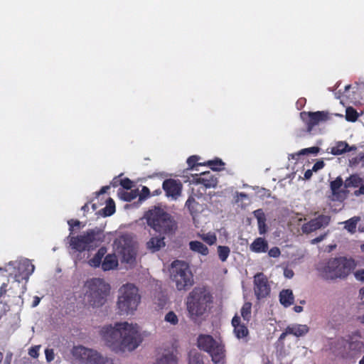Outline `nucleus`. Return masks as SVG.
<instances>
[{
  "instance_id": "obj_1",
  "label": "nucleus",
  "mask_w": 364,
  "mask_h": 364,
  "mask_svg": "<svg viewBox=\"0 0 364 364\" xmlns=\"http://www.w3.org/2000/svg\"><path fill=\"white\" fill-rule=\"evenodd\" d=\"M102 335L106 344L122 351H132L142 342L143 337L137 324L127 321L117 322L114 326H108L102 329Z\"/></svg>"
},
{
  "instance_id": "obj_2",
  "label": "nucleus",
  "mask_w": 364,
  "mask_h": 364,
  "mask_svg": "<svg viewBox=\"0 0 364 364\" xmlns=\"http://www.w3.org/2000/svg\"><path fill=\"white\" fill-rule=\"evenodd\" d=\"M356 263L346 257H331L316 264V270L325 280L344 279L355 268Z\"/></svg>"
},
{
  "instance_id": "obj_3",
  "label": "nucleus",
  "mask_w": 364,
  "mask_h": 364,
  "mask_svg": "<svg viewBox=\"0 0 364 364\" xmlns=\"http://www.w3.org/2000/svg\"><path fill=\"white\" fill-rule=\"evenodd\" d=\"M144 218L147 225L160 235H173L178 229L174 217L159 205H154L145 212Z\"/></svg>"
},
{
  "instance_id": "obj_4",
  "label": "nucleus",
  "mask_w": 364,
  "mask_h": 364,
  "mask_svg": "<svg viewBox=\"0 0 364 364\" xmlns=\"http://www.w3.org/2000/svg\"><path fill=\"white\" fill-rule=\"evenodd\" d=\"M70 246L77 252L93 250L100 246L105 240L103 230L95 227L89 229L83 234L77 236H69Z\"/></svg>"
},
{
  "instance_id": "obj_5",
  "label": "nucleus",
  "mask_w": 364,
  "mask_h": 364,
  "mask_svg": "<svg viewBox=\"0 0 364 364\" xmlns=\"http://www.w3.org/2000/svg\"><path fill=\"white\" fill-rule=\"evenodd\" d=\"M212 296L203 287H195L188 294L186 300L187 311L191 318L203 316L207 311L208 304L212 302Z\"/></svg>"
},
{
  "instance_id": "obj_6",
  "label": "nucleus",
  "mask_w": 364,
  "mask_h": 364,
  "mask_svg": "<svg viewBox=\"0 0 364 364\" xmlns=\"http://www.w3.org/2000/svg\"><path fill=\"white\" fill-rule=\"evenodd\" d=\"M141 301L138 289L132 284L123 285L119 290L117 308L122 316L133 314Z\"/></svg>"
},
{
  "instance_id": "obj_7",
  "label": "nucleus",
  "mask_w": 364,
  "mask_h": 364,
  "mask_svg": "<svg viewBox=\"0 0 364 364\" xmlns=\"http://www.w3.org/2000/svg\"><path fill=\"white\" fill-rule=\"evenodd\" d=\"M88 304L95 308L102 306L109 293V284L100 278H92L86 282Z\"/></svg>"
},
{
  "instance_id": "obj_8",
  "label": "nucleus",
  "mask_w": 364,
  "mask_h": 364,
  "mask_svg": "<svg viewBox=\"0 0 364 364\" xmlns=\"http://www.w3.org/2000/svg\"><path fill=\"white\" fill-rule=\"evenodd\" d=\"M170 272L177 290L187 291L194 284L193 275L186 263L178 260L173 262Z\"/></svg>"
},
{
  "instance_id": "obj_9",
  "label": "nucleus",
  "mask_w": 364,
  "mask_h": 364,
  "mask_svg": "<svg viewBox=\"0 0 364 364\" xmlns=\"http://www.w3.org/2000/svg\"><path fill=\"white\" fill-rule=\"evenodd\" d=\"M198 346L210 354L214 363H224V346L216 341L211 336L200 335L198 338Z\"/></svg>"
},
{
  "instance_id": "obj_10",
  "label": "nucleus",
  "mask_w": 364,
  "mask_h": 364,
  "mask_svg": "<svg viewBox=\"0 0 364 364\" xmlns=\"http://www.w3.org/2000/svg\"><path fill=\"white\" fill-rule=\"evenodd\" d=\"M300 117L305 124L308 133H311L316 127L331 119V114L327 111L301 112Z\"/></svg>"
},
{
  "instance_id": "obj_11",
  "label": "nucleus",
  "mask_w": 364,
  "mask_h": 364,
  "mask_svg": "<svg viewBox=\"0 0 364 364\" xmlns=\"http://www.w3.org/2000/svg\"><path fill=\"white\" fill-rule=\"evenodd\" d=\"M117 250L122 257V262L129 264L136 260V252L130 240L122 238L117 245Z\"/></svg>"
},
{
  "instance_id": "obj_12",
  "label": "nucleus",
  "mask_w": 364,
  "mask_h": 364,
  "mask_svg": "<svg viewBox=\"0 0 364 364\" xmlns=\"http://www.w3.org/2000/svg\"><path fill=\"white\" fill-rule=\"evenodd\" d=\"M271 287L267 277L262 272L257 273L254 277V291L257 299H262L268 296Z\"/></svg>"
},
{
  "instance_id": "obj_13",
  "label": "nucleus",
  "mask_w": 364,
  "mask_h": 364,
  "mask_svg": "<svg viewBox=\"0 0 364 364\" xmlns=\"http://www.w3.org/2000/svg\"><path fill=\"white\" fill-rule=\"evenodd\" d=\"M331 222V216L321 214L302 225L301 230L304 234H309L317 230L327 227Z\"/></svg>"
},
{
  "instance_id": "obj_14",
  "label": "nucleus",
  "mask_w": 364,
  "mask_h": 364,
  "mask_svg": "<svg viewBox=\"0 0 364 364\" xmlns=\"http://www.w3.org/2000/svg\"><path fill=\"white\" fill-rule=\"evenodd\" d=\"M162 188L168 198L177 200L181 195L183 184L179 180L168 178L164 181Z\"/></svg>"
},
{
  "instance_id": "obj_15",
  "label": "nucleus",
  "mask_w": 364,
  "mask_h": 364,
  "mask_svg": "<svg viewBox=\"0 0 364 364\" xmlns=\"http://www.w3.org/2000/svg\"><path fill=\"white\" fill-rule=\"evenodd\" d=\"M218 182L217 178L208 171L201 172L200 176L196 174V176L193 177L194 183L202 184L206 188H215Z\"/></svg>"
},
{
  "instance_id": "obj_16",
  "label": "nucleus",
  "mask_w": 364,
  "mask_h": 364,
  "mask_svg": "<svg viewBox=\"0 0 364 364\" xmlns=\"http://www.w3.org/2000/svg\"><path fill=\"white\" fill-rule=\"evenodd\" d=\"M154 364H178V358L173 350L166 349L158 354Z\"/></svg>"
},
{
  "instance_id": "obj_17",
  "label": "nucleus",
  "mask_w": 364,
  "mask_h": 364,
  "mask_svg": "<svg viewBox=\"0 0 364 364\" xmlns=\"http://www.w3.org/2000/svg\"><path fill=\"white\" fill-rule=\"evenodd\" d=\"M85 364H114L113 360L107 357H104L97 350L90 349L89 356Z\"/></svg>"
},
{
  "instance_id": "obj_18",
  "label": "nucleus",
  "mask_w": 364,
  "mask_h": 364,
  "mask_svg": "<svg viewBox=\"0 0 364 364\" xmlns=\"http://www.w3.org/2000/svg\"><path fill=\"white\" fill-rule=\"evenodd\" d=\"M232 325L234 327L235 335L237 338H243L248 335L247 327L241 323L240 317L237 314L232 319Z\"/></svg>"
},
{
  "instance_id": "obj_19",
  "label": "nucleus",
  "mask_w": 364,
  "mask_h": 364,
  "mask_svg": "<svg viewBox=\"0 0 364 364\" xmlns=\"http://www.w3.org/2000/svg\"><path fill=\"white\" fill-rule=\"evenodd\" d=\"M185 207L188 208L193 220H195L196 218L203 210L202 205L197 202L192 196L188 197L186 202Z\"/></svg>"
},
{
  "instance_id": "obj_20",
  "label": "nucleus",
  "mask_w": 364,
  "mask_h": 364,
  "mask_svg": "<svg viewBox=\"0 0 364 364\" xmlns=\"http://www.w3.org/2000/svg\"><path fill=\"white\" fill-rule=\"evenodd\" d=\"M164 236L152 237L146 242V248L151 252L159 251L162 247H165Z\"/></svg>"
},
{
  "instance_id": "obj_21",
  "label": "nucleus",
  "mask_w": 364,
  "mask_h": 364,
  "mask_svg": "<svg viewBox=\"0 0 364 364\" xmlns=\"http://www.w3.org/2000/svg\"><path fill=\"white\" fill-rule=\"evenodd\" d=\"M91 348H85L82 346H74L72 350V355L76 359L80 361L82 363H86L89 353Z\"/></svg>"
},
{
  "instance_id": "obj_22",
  "label": "nucleus",
  "mask_w": 364,
  "mask_h": 364,
  "mask_svg": "<svg viewBox=\"0 0 364 364\" xmlns=\"http://www.w3.org/2000/svg\"><path fill=\"white\" fill-rule=\"evenodd\" d=\"M294 296L291 289H283L279 293V301L284 307H289L294 304Z\"/></svg>"
},
{
  "instance_id": "obj_23",
  "label": "nucleus",
  "mask_w": 364,
  "mask_h": 364,
  "mask_svg": "<svg viewBox=\"0 0 364 364\" xmlns=\"http://www.w3.org/2000/svg\"><path fill=\"white\" fill-rule=\"evenodd\" d=\"M309 331V328L307 325L294 324L287 326V333L294 335L296 337H301L306 335Z\"/></svg>"
},
{
  "instance_id": "obj_24",
  "label": "nucleus",
  "mask_w": 364,
  "mask_h": 364,
  "mask_svg": "<svg viewBox=\"0 0 364 364\" xmlns=\"http://www.w3.org/2000/svg\"><path fill=\"white\" fill-rule=\"evenodd\" d=\"M118 265V260L114 255L109 254L104 257L102 262V269L103 271H109L114 269Z\"/></svg>"
},
{
  "instance_id": "obj_25",
  "label": "nucleus",
  "mask_w": 364,
  "mask_h": 364,
  "mask_svg": "<svg viewBox=\"0 0 364 364\" xmlns=\"http://www.w3.org/2000/svg\"><path fill=\"white\" fill-rule=\"evenodd\" d=\"M250 250L257 253L266 252L268 250V243L264 238L258 237L251 244Z\"/></svg>"
},
{
  "instance_id": "obj_26",
  "label": "nucleus",
  "mask_w": 364,
  "mask_h": 364,
  "mask_svg": "<svg viewBox=\"0 0 364 364\" xmlns=\"http://www.w3.org/2000/svg\"><path fill=\"white\" fill-rule=\"evenodd\" d=\"M107 253V248L105 247H101L95 255V256L88 261L89 264L95 268L102 266V259L105 257Z\"/></svg>"
},
{
  "instance_id": "obj_27",
  "label": "nucleus",
  "mask_w": 364,
  "mask_h": 364,
  "mask_svg": "<svg viewBox=\"0 0 364 364\" xmlns=\"http://www.w3.org/2000/svg\"><path fill=\"white\" fill-rule=\"evenodd\" d=\"M115 212V203L114 200L109 198L106 201V206L97 212L98 215L108 217L113 215Z\"/></svg>"
},
{
  "instance_id": "obj_28",
  "label": "nucleus",
  "mask_w": 364,
  "mask_h": 364,
  "mask_svg": "<svg viewBox=\"0 0 364 364\" xmlns=\"http://www.w3.org/2000/svg\"><path fill=\"white\" fill-rule=\"evenodd\" d=\"M189 247L193 252L200 253L204 256L208 255L209 253L208 247L200 241H191L189 242Z\"/></svg>"
},
{
  "instance_id": "obj_29",
  "label": "nucleus",
  "mask_w": 364,
  "mask_h": 364,
  "mask_svg": "<svg viewBox=\"0 0 364 364\" xmlns=\"http://www.w3.org/2000/svg\"><path fill=\"white\" fill-rule=\"evenodd\" d=\"M343 185L344 186V182L341 176L337 177L334 181H332L330 183L332 194L335 196L337 198V199L340 198L341 193H344V191H339Z\"/></svg>"
},
{
  "instance_id": "obj_30",
  "label": "nucleus",
  "mask_w": 364,
  "mask_h": 364,
  "mask_svg": "<svg viewBox=\"0 0 364 364\" xmlns=\"http://www.w3.org/2000/svg\"><path fill=\"white\" fill-rule=\"evenodd\" d=\"M360 220V217L359 216H354L345 222H343L344 224V228L350 233L353 234L356 232V227L358 223Z\"/></svg>"
},
{
  "instance_id": "obj_31",
  "label": "nucleus",
  "mask_w": 364,
  "mask_h": 364,
  "mask_svg": "<svg viewBox=\"0 0 364 364\" xmlns=\"http://www.w3.org/2000/svg\"><path fill=\"white\" fill-rule=\"evenodd\" d=\"M363 180L358 174H353L350 176L344 182V187L346 188L350 187H358L362 184Z\"/></svg>"
},
{
  "instance_id": "obj_32",
  "label": "nucleus",
  "mask_w": 364,
  "mask_h": 364,
  "mask_svg": "<svg viewBox=\"0 0 364 364\" xmlns=\"http://www.w3.org/2000/svg\"><path fill=\"white\" fill-rule=\"evenodd\" d=\"M348 147V144L346 141H338L336 146L331 148L330 153L333 155L338 156L346 153V148Z\"/></svg>"
},
{
  "instance_id": "obj_33",
  "label": "nucleus",
  "mask_w": 364,
  "mask_h": 364,
  "mask_svg": "<svg viewBox=\"0 0 364 364\" xmlns=\"http://www.w3.org/2000/svg\"><path fill=\"white\" fill-rule=\"evenodd\" d=\"M119 197L124 201L130 202L135 199L139 195L138 189L132 190L131 191H121L118 192Z\"/></svg>"
},
{
  "instance_id": "obj_34",
  "label": "nucleus",
  "mask_w": 364,
  "mask_h": 364,
  "mask_svg": "<svg viewBox=\"0 0 364 364\" xmlns=\"http://www.w3.org/2000/svg\"><path fill=\"white\" fill-rule=\"evenodd\" d=\"M204 164L208 165L213 171H219L224 169L225 166V163L219 158L208 161Z\"/></svg>"
},
{
  "instance_id": "obj_35",
  "label": "nucleus",
  "mask_w": 364,
  "mask_h": 364,
  "mask_svg": "<svg viewBox=\"0 0 364 364\" xmlns=\"http://www.w3.org/2000/svg\"><path fill=\"white\" fill-rule=\"evenodd\" d=\"M348 346L349 349L352 351H355L356 353L364 352V343L361 341L352 338Z\"/></svg>"
},
{
  "instance_id": "obj_36",
  "label": "nucleus",
  "mask_w": 364,
  "mask_h": 364,
  "mask_svg": "<svg viewBox=\"0 0 364 364\" xmlns=\"http://www.w3.org/2000/svg\"><path fill=\"white\" fill-rule=\"evenodd\" d=\"M188 364H205L203 355L196 351H191L188 355Z\"/></svg>"
},
{
  "instance_id": "obj_37",
  "label": "nucleus",
  "mask_w": 364,
  "mask_h": 364,
  "mask_svg": "<svg viewBox=\"0 0 364 364\" xmlns=\"http://www.w3.org/2000/svg\"><path fill=\"white\" fill-rule=\"evenodd\" d=\"M359 114L353 107H348L346 109V119L348 122H355L358 120Z\"/></svg>"
},
{
  "instance_id": "obj_38",
  "label": "nucleus",
  "mask_w": 364,
  "mask_h": 364,
  "mask_svg": "<svg viewBox=\"0 0 364 364\" xmlns=\"http://www.w3.org/2000/svg\"><path fill=\"white\" fill-rule=\"evenodd\" d=\"M252 304L250 302H245L241 309V316L246 321H250L251 318Z\"/></svg>"
},
{
  "instance_id": "obj_39",
  "label": "nucleus",
  "mask_w": 364,
  "mask_h": 364,
  "mask_svg": "<svg viewBox=\"0 0 364 364\" xmlns=\"http://www.w3.org/2000/svg\"><path fill=\"white\" fill-rule=\"evenodd\" d=\"M230 252V249L228 246L219 245L218 247V257L222 262H225L227 260L228 257H229Z\"/></svg>"
},
{
  "instance_id": "obj_40",
  "label": "nucleus",
  "mask_w": 364,
  "mask_h": 364,
  "mask_svg": "<svg viewBox=\"0 0 364 364\" xmlns=\"http://www.w3.org/2000/svg\"><path fill=\"white\" fill-rule=\"evenodd\" d=\"M319 151H320L319 147L312 146V147H309V148L303 149L301 151H299V152H297L294 154H291V156L292 159H294L295 156H299L301 155H306V154H316L319 152Z\"/></svg>"
},
{
  "instance_id": "obj_41",
  "label": "nucleus",
  "mask_w": 364,
  "mask_h": 364,
  "mask_svg": "<svg viewBox=\"0 0 364 364\" xmlns=\"http://www.w3.org/2000/svg\"><path fill=\"white\" fill-rule=\"evenodd\" d=\"M35 266L28 259H24V280L27 281L28 279V277L32 274L34 272Z\"/></svg>"
},
{
  "instance_id": "obj_42",
  "label": "nucleus",
  "mask_w": 364,
  "mask_h": 364,
  "mask_svg": "<svg viewBox=\"0 0 364 364\" xmlns=\"http://www.w3.org/2000/svg\"><path fill=\"white\" fill-rule=\"evenodd\" d=\"M360 164H361V166H364V154H360L358 156L349 159V166L351 168H355Z\"/></svg>"
},
{
  "instance_id": "obj_43",
  "label": "nucleus",
  "mask_w": 364,
  "mask_h": 364,
  "mask_svg": "<svg viewBox=\"0 0 364 364\" xmlns=\"http://www.w3.org/2000/svg\"><path fill=\"white\" fill-rule=\"evenodd\" d=\"M164 321L173 326L176 325L178 323V316L173 311H168L165 315Z\"/></svg>"
},
{
  "instance_id": "obj_44",
  "label": "nucleus",
  "mask_w": 364,
  "mask_h": 364,
  "mask_svg": "<svg viewBox=\"0 0 364 364\" xmlns=\"http://www.w3.org/2000/svg\"><path fill=\"white\" fill-rule=\"evenodd\" d=\"M200 237L209 245L215 244L217 240L216 235L211 233L200 235Z\"/></svg>"
},
{
  "instance_id": "obj_45",
  "label": "nucleus",
  "mask_w": 364,
  "mask_h": 364,
  "mask_svg": "<svg viewBox=\"0 0 364 364\" xmlns=\"http://www.w3.org/2000/svg\"><path fill=\"white\" fill-rule=\"evenodd\" d=\"M199 157L196 155L191 156L187 159V164L189 169H194L196 166H200L202 164L197 163Z\"/></svg>"
},
{
  "instance_id": "obj_46",
  "label": "nucleus",
  "mask_w": 364,
  "mask_h": 364,
  "mask_svg": "<svg viewBox=\"0 0 364 364\" xmlns=\"http://www.w3.org/2000/svg\"><path fill=\"white\" fill-rule=\"evenodd\" d=\"M168 298L164 294H159L157 297L156 301L155 304L158 306V307L161 309H163L167 304Z\"/></svg>"
},
{
  "instance_id": "obj_47",
  "label": "nucleus",
  "mask_w": 364,
  "mask_h": 364,
  "mask_svg": "<svg viewBox=\"0 0 364 364\" xmlns=\"http://www.w3.org/2000/svg\"><path fill=\"white\" fill-rule=\"evenodd\" d=\"M120 185L126 190H130L132 188L133 182L128 178H125L120 181Z\"/></svg>"
},
{
  "instance_id": "obj_48",
  "label": "nucleus",
  "mask_w": 364,
  "mask_h": 364,
  "mask_svg": "<svg viewBox=\"0 0 364 364\" xmlns=\"http://www.w3.org/2000/svg\"><path fill=\"white\" fill-rule=\"evenodd\" d=\"M149 195H150V191H149V188H147L146 186H143L141 193L138 195L139 197V200L140 201L145 200L148 196H149Z\"/></svg>"
},
{
  "instance_id": "obj_49",
  "label": "nucleus",
  "mask_w": 364,
  "mask_h": 364,
  "mask_svg": "<svg viewBox=\"0 0 364 364\" xmlns=\"http://www.w3.org/2000/svg\"><path fill=\"white\" fill-rule=\"evenodd\" d=\"M254 216L257 218V222L260 220H266L265 215L262 209H257L253 212Z\"/></svg>"
},
{
  "instance_id": "obj_50",
  "label": "nucleus",
  "mask_w": 364,
  "mask_h": 364,
  "mask_svg": "<svg viewBox=\"0 0 364 364\" xmlns=\"http://www.w3.org/2000/svg\"><path fill=\"white\" fill-rule=\"evenodd\" d=\"M268 255L271 257L277 258L279 257L281 252L279 247H274L269 250Z\"/></svg>"
},
{
  "instance_id": "obj_51",
  "label": "nucleus",
  "mask_w": 364,
  "mask_h": 364,
  "mask_svg": "<svg viewBox=\"0 0 364 364\" xmlns=\"http://www.w3.org/2000/svg\"><path fill=\"white\" fill-rule=\"evenodd\" d=\"M45 354L47 362L50 363L53 360L55 357L53 349L46 348L45 350Z\"/></svg>"
},
{
  "instance_id": "obj_52",
  "label": "nucleus",
  "mask_w": 364,
  "mask_h": 364,
  "mask_svg": "<svg viewBox=\"0 0 364 364\" xmlns=\"http://www.w3.org/2000/svg\"><path fill=\"white\" fill-rule=\"evenodd\" d=\"M40 348V346H35L31 347L28 350V354L31 357L36 358L38 357V350Z\"/></svg>"
},
{
  "instance_id": "obj_53",
  "label": "nucleus",
  "mask_w": 364,
  "mask_h": 364,
  "mask_svg": "<svg viewBox=\"0 0 364 364\" xmlns=\"http://www.w3.org/2000/svg\"><path fill=\"white\" fill-rule=\"evenodd\" d=\"M266 220L258 221V229L260 235H263L267 232Z\"/></svg>"
},
{
  "instance_id": "obj_54",
  "label": "nucleus",
  "mask_w": 364,
  "mask_h": 364,
  "mask_svg": "<svg viewBox=\"0 0 364 364\" xmlns=\"http://www.w3.org/2000/svg\"><path fill=\"white\" fill-rule=\"evenodd\" d=\"M354 276L358 281L364 282V269L357 270Z\"/></svg>"
},
{
  "instance_id": "obj_55",
  "label": "nucleus",
  "mask_w": 364,
  "mask_h": 364,
  "mask_svg": "<svg viewBox=\"0 0 364 364\" xmlns=\"http://www.w3.org/2000/svg\"><path fill=\"white\" fill-rule=\"evenodd\" d=\"M324 166H325V164H324L323 161H322V160H319V161H316V162L314 164V166H313V167H312V169H313V171H314V172H316V171H318V170H320V169L323 168L324 167Z\"/></svg>"
},
{
  "instance_id": "obj_56",
  "label": "nucleus",
  "mask_w": 364,
  "mask_h": 364,
  "mask_svg": "<svg viewBox=\"0 0 364 364\" xmlns=\"http://www.w3.org/2000/svg\"><path fill=\"white\" fill-rule=\"evenodd\" d=\"M68 223L70 226L69 230L71 232L73 231L74 227H79L80 225V222L77 220H74L71 219L68 221Z\"/></svg>"
},
{
  "instance_id": "obj_57",
  "label": "nucleus",
  "mask_w": 364,
  "mask_h": 364,
  "mask_svg": "<svg viewBox=\"0 0 364 364\" xmlns=\"http://www.w3.org/2000/svg\"><path fill=\"white\" fill-rule=\"evenodd\" d=\"M327 234H328L327 232L323 233V234L319 235L318 237H316L314 239L311 240V244L315 245V244H317V243L323 241L327 236Z\"/></svg>"
},
{
  "instance_id": "obj_58",
  "label": "nucleus",
  "mask_w": 364,
  "mask_h": 364,
  "mask_svg": "<svg viewBox=\"0 0 364 364\" xmlns=\"http://www.w3.org/2000/svg\"><path fill=\"white\" fill-rule=\"evenodd\" d=\"M294 273L292 269L288 268L284 269V275L286 278L291 279L294 277Z\"/></svg>"
},
{
  "instance_id": "obj_59",
  "label": "nucleus",
  "mask_w": 364,
  "mask_h": 364,
  "mask_svg": "<svg viewBox=\"0 0 364 364\" xmlns=\"http://www.w3.org/2000/svg\"><path fill=\"white\" fill-rule=\"evenodd\" d=\"M13 354L10 352L7 353L4 360L3 364H11Z\"/></svg>"
},
{
  "instance_id": "obj_60",
  "label": "nucleus",
  "mask_w": 364,
  "mask_h": 364,
  "mask_svg": "<svg viewBox=\"0 0 364 364\" xmlns=\"http://www.w3.org/2000/svg\"><path fill=\"white\" fill-rule=\"evenodd\" d=\"M354 195L355 196H359L360 195H364V185L362 184L358 190L354 191Z\"/></svg>"
},
{
  "instance_id": "obj_61",
  "label": "nucleus",
  "mask_w": 364,
  "mask_h": 364,
  "mask_svg": "<svg viewBox=\"0 0 364 364\" xmlns=\"http://www.w3.org/2000/svg\"><path fill=\"white\" fill-rule=\"evenodd\" d=\"M313 169H308L304 173V178L309 180L311 178L313 173Z\"/></svg>"
},
{
  "instance_id": "obj_62",
  "label": "nucleus",
  "mask_w": 364,
  "mask_h": 364,
  "mask_svg": "<svg viewBox=\"0 0 364 364\" xmlns=\"http://www.w3.org/2000/svg\"><path fill=\"white\" fill-rule=\"evenodd\" d=\"M287 334H289V333H287V328H286V329H285V331H284V332H283V333L280 335V336L279 337L278 341H282L283 340H284V338H286V336H287Z\"/></svg>"
},
{
  "instance_id": "obj_63",
  "label": "nucleus",
  "mask_w": 364,
  "mask_h": 364,
  "mask_svg": "<svg viewBox=\"0 0 364 364\" xmlns=\"http://www.w3.org/2000/svg\"><path fill=\"white\" fill-rule=\"evenodd\" d=\"M236 196L237 197L240 199H243V198H248V196L247 193H239V192H236Z\"/></svg>"
},
{
  "instance_id": "obj_64",
  "label": "nucleus",
  "mask_w": 364,
  "mask_h": 364,
  "mask_svg": "<svg viewBox=\"0 0 364 364\" xmlns=\"http://www.w3.org/2000/svg\"><path fill=\"white\" fill-rule=\"evenodd\" d=\"M359 297L361 300L364 299V287L359 290Z\"/></svg>"
}]
</instances>
